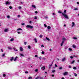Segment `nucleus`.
<instances>
[{
    "mask_svg": "<svg viewBox=\"0 0 79 79\" xmlns=\"http://www.w3.org/2000/svg\"><path fill=\"white\" fill-rule=\"evenodd\" d=\"M26 27L27 28H30V29H33L34 28V27L33 26L27 25L26 26Z\"/></svg>",
    "mask_w": 79,
    "mask_h": 79,
    "instance_id": "obj_1",
    "label": "nucleus"
},
{
    "mask_svg": "<svg viewBox=\"0 0 79 79\" xmlns=\"http://www.w3.org/2000/svg\"><path fill=\"white\" fill-rule=\"evenodd\" d=\"M62 15L64 16V17L65 18H66V19H69V18H68V15L62 13Z\"/></svg>",
    "mask_w": 79,
    "mask_h": 79,
    "instance_id": "obj_2",
    "label": "nucleus"
},
{
    "mask_svg": "<svg viewBox=\"0 0 79 79\" xmlns=\"http://www.w3.org/2000/svg\"><path fill=\"white\" fill-rule=\"evenodd\" d=\"M11 3V2H10L7 1L6 2V5H10Z\"/></svg>",
    "mask_w": 79,
    "mask_h": 79,
    "instance_id": "obj_3",
    "label": "nucleus"
},
{
    "mask_svg": "<svg viewBox=\"0 0 79 79\" xmlns=\"http://www.w3.org/2000/svg\"><path fill=\"white\" fill-rule=\"evenodd\" d=\"M68 72H65V73H63V75L64 76H66V75H68Z\"/></svg>",
    "mask_w": 79,
    "mask_h": 79,
    "instance_id": "obj_4",
    "label": "nucleus"
},
{
    "mask_svg": "<svg viewBox=\"0 0 79 79\" xmlns=\"http://www.w3.org/2000/svg\"><path fill=\"white\" fill-rule=\"evenodd\" d=\"M75 26V23L74 22H73L72 23V25H71V27H74V26Z\"/></svg>",
    "mask_w": 79,
    "mask_h": 79,
    "instance_id": "obj_5",
    "label": "nucleus"
},
{
    "mask_svg": "<svg viewBox=\"0 0 79 79\" xmlns=\"http://www.w3.org/2000/svg\"><path fill=\"white\" fill-rule=\"evenodd\" d=\"M18 58V56H16V57H15V58L14 60V61H16L17 59Z\"/></svg>",
    "mask_w": 79,
    "mask_h": 79,
    "instance_id": "obj_6",
    "label": "nucleus"
},
{
    "mask_svg": "<svg viewBox=\"0 0 79 79\" xmlns=\"http://www.w3.org/2000/svg\"><path fill=\"white\" fill-rule=\"evenodd\" d=\"M66 40V38L64 37H63V38H62V41H63L64 42V41H65Z\"/></svg>",
    "mask_w": 79,
    "mask_h": 79,
    "instance_id": "obj_7",
    "label": "nucleus"
},
{
    "mask_svg": "<svg viewBox=\"0 0 79 79\" xmlns=\"http://www.w3.org/2000/svg\"><path fill=\"white\" fill-rule=\"evenodd\" d=\"M4 32H8V29H6L4 30Z\"/></svg>",
    "mask_w": 79,
    "mask_h": 79,
    "instance_id": "obj_8",
    "label": "nucleus"
},
{
    "mask_svg": "<svg viewBox=\"0 0 79 79\" xmlns=\"http://www.w3.org/2000/svg\"><path fill=\"white\" fill-rule=\"evenodd\" d=\"M34 41H35V43H37V39L36 38H35L34 39Z\"/></svg>",
    "mask_w": 79,
    "mask_h": 79,
    "instance_id": "obj_9",
    "label": "nucleus"
},
{
    "mask_svg": "<svg viewBox=\"0 0 79 79\" xmlns=\"http://www.w3.org/2000/svg\"><path fill=\"white\" fill-rule=\"evenodd\" d=\"M65 60H66V58H65V57H64L62 59V60H61V61L63 62V61H64Z\"/></svg>",
    "mask_w": 79,
    "mask_h": 79,
    "instance_id": "obj_10",
    "label": "nucleus"
},
{
    "mask_svg": "<svg viewBox=\"0 0 79 79\" xmlns=\"http://www.w3.org/2000/svg\"><path fill=\"white\" fill-rule=\"evenodd\" d=\"M14 59V57H10V61H12L13 60V59Z\"/></svg>",
    "mask_w": 79,
    "mask_h": 79,
    "instance_id": "obj_11",
    "label": "nucleus"
},
{
    "mask_svg": "<svg viewBox=\"0 0 79 79\" xmlns=\"http://www.w3.org/2000/svg\"><path fill=\"white\" fill-rule=\"evenodd\" d=\"M20 50L21 52H23V48H22V47H20Z\"/></svg>",
    "mask_w": 79,
    "mask_h": 79,
    "instance_id": "obj_12",
    "label": "nucleus"
},
{
    "mask_svg": "<svg viewBox=\"0 0 79 79\" xmlns=\"http://www.w3.org/2000/svg\"><path fill=\"white\" fill-rule=\"evenodd\" d=\"M31 6L33 8H36V7L35 6V5H32Z\"/></svg>",
    "mask_w": 79,
    "mask_h": 79,
    "instance_id": "obj_13",
    "label": "nucleus"
},
{
    "mask_svg": "<svg viewBox=\"0 0 79 79\" xmlns=\"http://www.w3.org/2000/svg\"><path fill=\"white\" fill-rule=\"evenodd\" d=\"M73 48H76V46L75 45L73 44Z\"/></svg>",
    "mask_w": 79,
    "mask_h": 79,
    "instance_id": "obj_14",
    "label": "nucleus"
},
{
    "mask_svg": "<svg viewBox=\"0 0 79 79\" xmlns=\"http://www.w3.org/2000/svg\"><path fill=\"white\" fill-rule=\"evenodd\" d=\"M14 50L16 51V52H18V50L15 48H13Z\"/></svg>",
    "mask_w": 79,
    "mask_h": 79,
    "instance_id": "obj_15",
    "label": "nucleus"
},
{
    "mask_svg": "<svg viewBox=\"0 0 79 79\" xmlns=\"http://www.w3.org/2000/svg\"><path fill=\"white\" fill-rule=\"evenodd\" d=\"M41 69L42 70H45V66H43L41 68Z\"/></svg>",
    "mask_w": 79,
    "mask_h": 79,
    "instance_id": "obj_16",
    "label": "nucleus"
},
{
    "mask_svg": "<svg viewBox=\"0 0 79 79\" xmlns=\"http://www.w3.org/2000/svg\"><path fill=\"white\" fill-rule=\"evenodd\" d=\"M20 56H23L24 57V54H23V53H21L20 54Z\"/></svg>",
    "mask_w": 79,
    "mask_h": 79,
    "instance_id": "obj_17",
    "label": "nucleus"
},
{
    "mask_svg": "<svg viewBox=\"0 0 79 79\" xmlns=\"http://www.w3.org/2000/svg\"><path fill=\"white\" fill-rule=\"evenodd\" d=\"M15 40V39L14 38H12L10 40V42H12L13 41Z\"/></svg>",
    "mask_w": 79,
    "mask_h": 79,
    "instance_id": "obj_18",
    "label": "nucleus"
},
{
    "mask_svg": "<svg viewBox=\"0 0 79 79\" xmlns=\"http://www.w3.org/2000/svg\"><path fill=\"white\" fill-rule=\"evenodd\" d=\"M64 41H62L61 43V46H63V44H64Z\"/></svg>",
    "mask_w": 79,
    "mask_h": 79,
    "instance_id": "obj_19",
    "label": "nucleus"
},
{
    "mask_svg": "<svg viewBox=\"0 0 79 79\" xmlns=\"http://www.w3.org/2000/svg\"><path fill=\"white\" fill-rule=\"evenodd\" d=\"M17 31H22V29L21 28H18L17 29Z\"/></svg>",
    "mask_w": 79,
    "mask_h": 79,
    "instance_id": "obj_20",
    "label": "nucleus"
},
{
    "mask_svg": "<svg viewBox=\"0 0 79 79\" xmlns=\"http://www.w3.org/2000/svg\"><path fill=\"white\" fill-rule=\"evenodd\" d=\"M73 39H75V40H77V38L76 37H73Z\"/></svg>",
    "mask_w": 79,
    "mask_h": 79,
    "instance_id": "obj_21",
    "label": "nucleus"
},
{
    "mask_svg": "<svg viewBox=\"0 0 79 79\" xmlns=\"http://www.w3.org/2000/svg\"><path fill=\"white\" fill-rule=\"evenodd\" d=\"M47 28L48 29H51V27H50V26H48Z\"/></svg>",
    "mask_w": 79,
    "mask_h": 79,
    "instance_id": "obj_22",
    "label": "nucleus"
},
{
    "mask_svg": "<svg viewBox=\"0 0 79 79\" xmlns=\"http://www.w3.org/2000/svg\"><path fill=\"white\" fill-rule=\"evenodd\" d=\"M69 51H73V49H71V48H69Z\"/></svg>",
    "mask_w": 79,
    "mask_h": 79,
    "instance_id": "obj_23",
    "label": "nucleus"
},
{
    "mask_svg": "<svg viewBox=\"0 0 79 79\" xmlns=\"http://www.w3.org/2000/svg\"><path fill=\"white\" fill-rule=\"evenodd\" d=\"M43 36L42 35H40L39 37H40V38H42Z\"/></svg>",
    "mask_w": 79,
    "mask_h": 79,
    "instance_id": "obj_24",
    "label": "nucleus"
},
{
    "mask_svg": "<svg viewBox=\"0 0 79 79\" xmlns=\"http://www.w3.org/2000/svg\"><path fill=\"white\" fill-rule=\"evenodd\" d=\"M52 72L53 73H55V70H52Z\"/></svg>",
    "mask_w": 79,
    "mask_h": 79,
    "instance_id": "obj_25",
    "label": "nucleus"
},
{
    "mask_svg": "<svg viewBox=\"0 0 79 79\" xmlns=\"http://www.w3.org/2000/svg\"><path fill=\"white\" fill-rule=\"evenodd\" d=\"M46 40H48V41H50V39L47 37H46Z\"/></svg>",
    "mask_w": 79,
    "mask_h": 79,
    "instance_id": "obj_26",
    "label": "nucleus"
},
{
    "mask_svg": "<svg viewBox=\"0 0 79 79\" xmlns=\"http://www.w3.org/2000/svg\"><path fill=\"white\" fill-rule=\"evenodd\" d=\"M74 62H75V60H73V61H72L71 63V64H73V63H74Z\"/></svg>",
    "mask_w": 79,
    "mask_h": 79,
    "instance_id": "obj_27",
    "label": "nucleus"
},
{
    "mask_svg": "<svg viewBox=\"0 0 79 79\" xmlns=\"http://www.w3.org/2000/svg\"><path fill=\"white\" fill-rule=\"evenodd\" d=\"M46 57H43L42 58V59L44 60H46Z\"/></svg>",
    "mask_w": 79,
    "mask_h": 79,
    "instance_id": "obj_28",
    "label": "nucleus"
},
{
    "mask_svg": "<svg viewBox=\"0 0 79 79\" xmlns=\"http://www.w3.org/2000/svg\"><path fill=\"white\" fill-rule=\"evenodd\" d=\"M66 10H65L64 12V14H66Z\"/></svg>",
    "mask_w": 79,
    "mask_h": 79,
    "instance_id": "obj_29",
    "label": "nucleus"
},
{
    "mask_svg": "<svg viewBox=\"0 0 79 79\" xmlns=\"http://www.w3.org/2000/svg\"><path fill=\"white\" fill-rule=\"evenodd\" d=\"M73 69H75V70H76V69H77L76 67H73Z\"/></svg>",
    "mask_w": 79,
    "mask_h": 79,
    "instance_id": "obj_30",
    "label": "nucleus"
},
{
    "mask_svg": "<svg viewBox=\"0 0 79 79\" xmlns=\"http://www.w3.org/2000/svg\"><path fill=\"white\" fill-rule=\"evenodd\" d=\"M73 74H74V76L76 77L77 76V74L76 73H73Z\"/></svg>",
    "mask_w": 79,
    "mask_h": 79,
    "instance_id": "obj_31",
    "label": "nucleus"
},
{
    "mask_svg": "<svg viewBox=\"0 0 79 79\" xmlns=\"http://www.w3.org/2000/svg\"><path fill=\"white\" fill-rule=\"evenodd\" d=\"M28 48L29 49H30V48H31V46L30 45H28Z\"/></svg>",
    "mask_w": 79,
    "mask_h": 79,
    "instance_id": "obj_32",
    "label": "nucleus"
},
{
    "mask_svg": "<svg viewBox=\"0 0 79 79\" xmlns=\"http://www.w3.org/2000/svg\"><path fill=\"white\" fill-rule=\"evenodd\" d=\"M34 19H37V16H35V17L34 18Z\"/></svg>",
    "mask_w": 79,
    "mask_h": 79,
    "instance_id": "obj_33",
    "label": "nucleus"
},
{
    "mask_svg": "<svg viewBox=\"0 0 79 79\" xmlns=\"http://www.w3.org/2000/svg\"><path fill=\"white\" fill-rule=\"evenodd\" d=\"M74 10H78V9L77 8H75Z\"/></svg>",
    "mask_w": 79,
    "mask_h": 79,
    "instance_id": "obj_34",
    "label": "nucleus"
},
{
    "mask_svg": "<svg viewBox=\"0 0 79 79\" xmlns=\"http://www.w3.org/2000/svg\"><path fill=\"white\" fill-rule=\"evenodd\" d=\"M8 49H9V50H11V49H12V48L10 47H8Z\"/></svg>",
    "mask_w": 79,
    "mask_h": 79,
    "instance_id": "obj_35",
    "label": "nucleus"
},
{
    "mask_svg": "<svg viewBox=\"0 0 79 79\" xmlns=\"http://www.w3.org/2000/svg\"><path fill=\"white\" fill-rule=\"evenodd\" d=\"M3 77H5L6 76V74H3Z\"/></svg>",
    "mask_w": 79,
    "mask_h": 79,
    "instance_id": "obj_36",
    "label": "nucleus"
},
{
    "mask_svg": "<svg viewBox=\"0 0 79 79\" xmlns=\"http://www.w3.org/2000/svg\"><path fill=\"white\" fill-rule=\"evenodd\" d=\"M38 70H39L38 69H35V72H37V71H38Z\"/></svg>",
    "mask_w": 79,
    "mask_h": 79,
    "instance_id": "obj_37",
    "label": "nucleus"
},
{
    "mask_svg": "<svg viewBox=\"0 0 79 79\" xmlns=\"http://www.w3.org/2000/svg\"><path fill=\"white\" fill-rule=\"evenodd\" d=\"M43 40H44V41H47V39H46H46H44Z\"/></svg>",
    "mask_w": 79,
    "mask_h": 79,
    "instance_id": "obj_38",
    "label": "nucleus"
},
{
    "mask_svg": "<svg viewBox=\"0 0 79 79\" xmlns=\"http://www.w3.org/2000/svg\"><path fill=\"white\" fill-rule=\"evenodd\" d=\"M7 18H10V16L9 15L7 16Z\"/></svg>",
    "mask_w": 79,
    "mask_h": 79,
    "instance_id": "obj_39",
    "label": "nucleus"
},
{
    "mask_svg": "<svg viewBox=\"0 0 79 79\" xmlns=\"http://www.w3.org/2000/svg\"><path fill=\"white\" fill-rule=\"evenodd\" d=\"M32 79V77H28V79Z\"/></svg>",
    "mask_w": 79,
    "mask_h": 79,
    "instance_id": "obj_40",
    "label": "nucleus"
},
{
    "mask_svg": "<svg viewBox=\"0 0 79 79\" xmlns=\"http://www.w3.org/2000/svg\"><path fill=\"white\" fill-rule=\"evenodd\" d=\"M63 69V68L62 67H60L59 68V69Z\"/></svg>",
    "mask_w": 79,
    "mask_h": 79,
    "instance_id": "obj_41",
    "label": "nucleus"
},
{
    "mask_svg": "<svg viewBox=\"0 0 79 79\" xmlns=\"http://www.w3.org/2000/svg\"><path fill=\"white\" fill-rule=\"evenodd\" d=\"M19 10H21V6L19 7Z\"/></svg>",
    "mask_w": 79,
    "mask_h": 79,
    "instance_id": "obj_42",
    "label": "nucleus"
},
{
    "mask_svg": "<svg viewBox=\"0 0 79 79\" xmlns=\"http://www.w3.org/2000/svg\"><path fill=\"white\" fill-rule=\"evenodd\" d=\"M5 54L4 53L2 54V56H5Z\"/></svg>",
    "mask_w": 79,
    "mask_h": 79,
    "instance_id": "obj_43",
    "label": "nucleus"
},
{
    "mask_svg": "<svg viewBox=\"0 0 79 79\" xmlns=\"http://www.w3.org/2000/svg\"><path fill=\"white\" fill-rule=\"evenodd\" d=\"M35 13L36 14H37V13H38V12H37V11H36L35 12Z\"/></svg>",
    "mask_w": 79,
    "mask_h": 79,
    "instance_id": "obj_44",
    "label": "nucleus"
},
{
    "mask_svg": "<svg viewBox=\"0 0 79 79\" xmlns=\"http://www.w3.org/2000/svg\"><path fill=\"white\" fill-rule=\"evenodd\" d=\"M24 25H25V23H23L22 24V26H24Z\"/></svg>",
    "mask_w": 79,
    "mask_h": 79,
    "instance_id": "obj_45",
    "label": "nucleus"
},
{
    "mask_svg": "<svg viewBox=\"0 0 79 79\" xmlns=\"http://www.w3.org/2000/svg\"><path fill=\"white\" fill-rule=\"evenodd\" d=\"M39 78V77H37L36 78H35V79H38Z\"/></svg>",
    "mask_w": 79,
    "mask_h": 79,
    "instance_id": "obj_46",
    "label": "nucleus"
},
{
    "mask_svg": "<svg viewBox=\"0 0 79 79\" xmlns=\"http://www.w3.org/2000/svg\"><path fill=\"white\" fill-rule=\"evenodd\" d=\"M41 53H42V54H44V51H42V52H41Z\"/></svg>",
    "mask_w": 79,
    "mask_h": 79,
    "instance_id": "obj_47",
    "label": "nucleus"
},
{
    "mask_svg": "<svg viewBox=\"0 0 79 79\" xmlns=\"http://www.w3.org/2000/svg\"><path fill=\"white\" fill-rule=\"evenodd\" d=\"M17 33L18 34H21V33L19 31L17 32Z\"/></svg>",
    "mask_w": 79,
    "mask_h": 79,
    "instance_id": "obj_48",
    "label": "nucleus"
},
{
    "mask_svg": "<svg viewBox=\"0 0 79 79\" xmlns=\"http://www.w3.org/2000/svg\"><path fill=\"white\" fill-rule=\"evenodd\" d=\"M9 8H10V9H12V7H11V6H9Z\"/></svg>",
    "mask_w": 79,
    "mask_h": 79,
    "instance_id": "obj_49",
    "label": "nucleus"
},
{
    "mask_svg": "<svg viewBox=\"0 0 79 79\" xmlns=\"http://www.w3.org/2000/svg\"><path fill=\"white\" fill-rule=\"evenodd\" d=\"M67 48H67V47H65L64 49L65 50H66V49H67Z\"/></svg>",
    "mask_w": 79,
    "mask_h": 79,
    "instance_id": "obj_50",
    "label": "nucleus"
},
{
    "mask_svg": "<svg viewBox=\"0 0 79 79\" xmlns=\"http://www.w3.org/2000/svg\"><path fill=\"white\" fill-rule=\"evenodd\" d=\"M25 73H26V74H28V72H27V71H26L25 72Z\"/></svg>",
    "mask_w": 79,
    "mask_h": 79,
    "instance_id": "obj_51",
    "label": "nucleus"
},
{
    "mask_svg": "<svg viewBox=\"0 0 79 79\" xmlns=\"http://www.w3.org/2000/svg\"><path fill=\"white\" fill-rule=\"evenodd\" d=\"M55 67H58V65L56 64H55Z\"/></svg>",
    "mask_w": 79,
    "mask_h": 79,
    "instance_id": "obj_52",
    "label": "nucleus"
},
{
    "mask_svg": "<svg viewBox=\"0 0 79 79\" xmlns=\"http://www.w3.org/2000/svg\"><path fill=\"white\" fill-rule=\"evenodd\" d=\"M44 27H47V25L45 24H44Z\"/></svg>",
    "mask_w": 79,
    "mask_h": 79,
    "instance_id": "obj_53",
    "label": "nucleus"
},
{
    "mask_svg": "<svg viewBox=\"0 0 79 79\" xmlns=\"http://www.w3.org/2000/svg\"><path fill=\"white\" fill-rule=\"evenodd\" d=\"M17 16L18 18H20V15H18Z\"/></svg>",
    "mask_w": 79,
    "mask_h": 79,
    "instance_id": "obj_54",
    "label": "nucleus"
},
{
    "mask_svg": "<svg viewBox=\"0 0 79 79\" xmlns=\"http://www.w3.org/2000/svg\"><path fill=\"white\" fill-rule=\"evenodd\" d=\"M70 58H71V59H73V56H70Z\"/></svg>",
    "mask_w": 79,
    "mask_h": 79,
    "instance_id": "obj_55",
    "label": "nucleus"
},
{
    "mask_svg": "<svg viewBox=\"0 0 79 79\" xmlns=\"http://www.w3.org/2000/svg\"><path fill=\"white\" fill-rule=\"evenodd\" d=\"M37 56H37V55H35V57L36 58H37Z\"/></svg>",
    "mask_w": 79,
    "mask_h": 79,
    "instance_id": "obj_56",
    "label": "nucleus"
},
{
    "mask_svg": "<svg viewBox=\"0 0 79 79\" xmlns=\"http://www.w3.org/2000/svg\"><path fill=\"white\" fill-rule=\"evenodd\" d=\"M69 68H71V65H69Z\"/></svg>",
    "mask_w": 79,
    "mask_h": 79,
    "instance_id": "obj_57",
    "label": "nucleus"
},
{
    "mask_svg": "<svg viewBox=\"0 0 79 79\" xmlns=\"http://www.w3.org/2000/svg\"><path fill=\"white\" fill-rule=\"evenodd\" d=\"M26 44H27V42H24V45H26Z\"/></svg>",
    "mask_w": 79,
    "mask_h": 79,
    "instance_id": "obj_58",
    "label": "nucleus"
},
{
    "mask_svg": "<svg viewBox=\"0 0 79 79\" xmlns=\"http://www.w3.org/2000/svg\"><path fill=\"white\" fill-rule=\"evenodd\" d=\"M41 47H44V46L43 45H41Z\"/></svg>",
    "mask_w": 79,
    "mask_h": 79,
    "instance_id": "obj_59",
    "label": "nucleus"
},
{
    "mask_svg": "<svg viewBox=\"0 0 79 79\" xmlns=\"http://www.w3.org/2000/svg\"><path fill=\"white\" fill-rule=\"evenodd\" d=\"M29 23H30V24H31V23H32V21H30L29 22Z\"/></svg>",
    "mask_w": 79,
    "mask_h": 79,
    "instance_id": "obj_60",
    "label": "nucleus"
},
{
    "mask_svg": "<svg viewBox=\"0 0 79 79\" xmlns=\"http://www.w3.org/2000/svg\"><path fill=\"white\" fill-rule=\"evenodd\" d=\"M58 13H61V11H58Z\"/></svg>",
    "mask_w": 79,
    "mask_h": 79,
    "instance_id": "obj_61",
    "label": "nucleus"
},
{
    "mask_svg": "<svg viewBox=\"0 0 79 79\" xmlns=\"http://www.w3.org/2000/svg\"><path fill=\"white\" fill-rule=\"evenodd\" d=\"M52 66V64L49 65V68H50V67H51V66Z\"/></svg>",
    "mask_w": 79,
    "mask_h": 79,
    "instance_id": "obj_62",
    "label": "nucleus"
},
{
    "mask_svg": "<svg viewBox=\"0 0 79 79\" xmlns=\"http://www.w3.org/2000/svg\"><path fill=\"white\" fill-rule=\"evenodd\" d=\"M77 5L79 4V2H77Z\"/></svg>",
    "mask_w": 79,
    "mask_h": 79,
    "instance_id": "obj_63",
    "label": "nucleus"
},
{
    "mask_svg": "<svg viewBox=\"0 0 79 79\" xmlns=\"http://www.w3.org/2000/svg\"><path fill=\"white\" fill-rule=\"evenodd\" d=\"M77 62H78V63H79V60H77Z\"/></svg>",
    "mask_w": 79,
    "mask_h": 79,
    "instance_id": "obj_64",
    "label": "nucleus"
}]
</instances>
